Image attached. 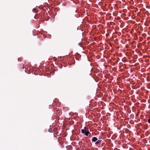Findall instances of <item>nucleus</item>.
I'll use <instances>...</instances> for the list:
<instances>
[{"label":"nucleus","instance_id":"f03ea898","mask_svg":"<svg viewBox=\"0 0 150 150\" xmlns=\"http://www.w3.org/2000/svg\"><path fill=\"white\" fill-rule=\"evenodd\" d=\"M89 133H90L88 131H86L84 134L86 136H88Z\"/></svg>","mask_w":150,"mask_h":150},{"label":"nucleus","instance_id":"39448f33","mask_svg":"<svg viewBox=\"0 0 150 150\" xmlns=\"http://www.w3.org/2000/svg\"><path fill=\"white\" fill-rule=\"evenodd\" d=\"M148 122L150 123V118H149L148 120Z\"/></svg>","mask_w":150,"mask_h":150},{"label":"nucleus","instance_id":"7ed1b4c3","mask_svg":"<svg viewBox=\"0 0 150 150\" xmlns=\"http://www.w3.org/2000/svg\"><path fill=\"white\" fill-rule=\"evenodd\" d=\"M102 140H97L95 143L96 144H98L100 143Z\"/></svg>","mask_w":150,"mask_h":150},{"label":"nucleus","instance_id":"f257e3e1","mask_svg":"<svg viewBox=\"0 0 150 150\" xmlns=\"http://www.w3.org/2000/svg\"><path fill=\"white\" fill-rule=\"evenodd\" d=\"M98 140V139L96 137H93L92 140L93 142H96Z\"/></svg>","mask_w":150,"mask_h":150},{"label":"nucleus","instance_id":"20e7f679","mask_svg":"<svg viewBox=\"0 0 150 150\" xmlns=\"http://www.w3.org/2000/svg\"><path fill=\"white\" fill-rule=\"evenodd\" d=\"M86 132V130L85 129H83L81 130V132L82 133L84 134Z\"/></svg>","mask_w":150,"mask_h":150}]
</instances>
